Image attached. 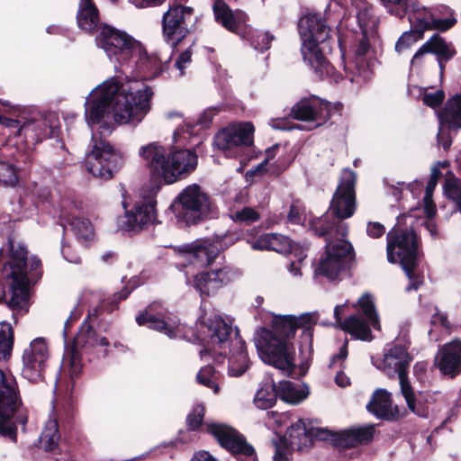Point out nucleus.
Here are the masks:
<instances>
[{
  "instance_id": "f257e3e1",
  "label": "nucleus",
  "mask_w": 461,
  "mask_h": 461,
  "mask_svg": "<svg viewBox=\"0 0 461 461\" xmlns=\"http://www.w3.org/2000/svg\"><path fill=\"white\" fill-rule=\"evenodd\" d=\"M152 88L143 80L120 84L114 77L97 86L85 104L89 126L99 124L101 134H110L116 125H139L151 109Z\"/></svg>"
},
{
  "instance_id": "f03ea898",
  "label": "nucleus",
  "mask_w": 461,
  "mask_h": 461,
  "mask_svg": "<svg viewBox=\"0 0 461 461\" xmlns=\"http://www.w3.org/2000/svg\"><path fill=\"white\" fill-rule=\"evenodd\" d=\"M263 326L255 330L253 340L259 358L287 375L288 370V316L268 313Z\"/></svg>"
},
{
  "instance_id": "7ed1b4c3",
  "label": "nucleus",
  "mask_w": 461,
  "mask_h": 461,
  "mask_svg": "<svg viewBox=\"0 0 461 461\" xmlns=\"http://www.w3.org/2000/svg\"><path fill=\"white\" fill-rule=\"evenodd\" d=\"M202 321L208 328L210 341H207L208 348L201 350V356L203 357L209 352L221 356L226 354V349L229 348V375L240 376L243 375L249 368V357L245 348V342L239 334L236 332L234 338H231V326L217 315L209 318L204 315L202 318Z\"/></svg>"
},
{
  "instance_id": "20e7f679",
  "label": "nucleus",
  "mask_w": 461,
  "mask_h": 461,
  "mask_svg": "<svg viewBox=\"0 0 461 461\" xmlns=\"http://www.w3.org/2000/svg\"><path fill=\"white\" fill-rule=\"evenodd\" d=\"M356 175L351 170H345L341 180L330 202V211L334 216L325 214L314 219L312 229L318 236L337 233L338 236L347 237L348 225L342 220L349 218L356 210L355 185Z\"/></svg>"
},
{
  "instance_id": "39448f33",
  "label": "nucleus",
  "mask_w": 461,
  "mask_h": 461,
  "mask_svg": "<svg viewBox=\"0 0 461 461\" xmlns=\"http://www.w3.org/2000/svg\"><path fill=\"white\" fill-rule=\"evenodd\" d=\"M298 30L303 40L302 55L320 79L333 75L334 68L322 55L319 43L330 37V28L317 14H307L298 22Z\"/></svg>"
},
{
  "instance_id": "423d86ee",
  "label": "nucleus",
  "mask_w": 461,
  "mask_h": 461,
  "mask_svg": "<svg viewBox=\"0 0 461 461\" xmlns=\"http://www.w3.org/2000/svg\"><path fill=\"white\" fill-rule=\"evenodd\" d=\"M418 243L412 230H393L387 233V259L390 263L400 262L410 280L406 291L417 290L423 283L416 272Z\"/></svg>"
},
{
  "instance_id": "0eeeda50",
  "label": "nucleus",
  "mask_w": 461,
  "mask_h": 461,
  "mask_svg": "<svg viewBox=\"0 0 461 461\" xmlns=\"http://www.w3.org/2000/svg\"><path fill=\"white\" fill-rule=\"evenodd\" d=\"M351 5L359 28L357 43L353 47L355 62L359 77H363L365 80L368 77V72L365 69L364 61L370 51L371 45L377 40L379 19L373 5L366 0H351Z\"/></svg>"
},
{
  "instance_id": "6e6552de",
  "label": "nucleus",
  "mask_w": 461,
  "mask_h": 461,
  "mask_svg": "<svg viewBox=\"0 0 461 461\" xmlns=\"http://www.w3.org/2000/svg\"><path fill=\"white\" fill-rule=\"evenodd\" d=\"M171 207L177 220L186 224H196L216 215L210 195L197 184L185 187Z\"/></svg>"
},
{
  "instance_id": "1a4fd4ad",
  "label": "nucleus",
  "mask_w": 461,
  "mask_h": 461,
  "mask_svg": "<svg viewBox=\"0 0 461 461\" xmlns=\"http://www.w3.org/2000/svg\"><path fill=\"white\" fill-rule=\"evenodd\" d=\"M14 263L9 275V287L5 293V300L13 310H23L27 306L29 298L27 267L30 271H37L41 267V260L32 256L28 258V252L24 248L14 252Z\"/></svg>"
},
{
  "instance_id": "9d476101",
  "label": "nucleus",
  "mask_w": 461,
  "mask_h": 461,
  "mask_svg": "<svg viewBox=\"0 0 461 461\" xmlns=\"http://www.w3.org/2000/svg\"><path fill=\"white\" fill-rule=\"evenodd\" d=\"M13 417H15V422L23 426L27 422V415L21 409L15 377L0 370V434L15 441L14 422L11 420Z\"/></svg>"
},
{
  "instance_id": "9b49d317",
  "label": "nucleus",
  "mask_w": 461,
  "mask_h": 461,
  "mask_svg": "<svg viewBox=\"0 0 461 461\" xmlns=\"http://www.w3.org/2000/svg\"><path fill=\"white\" fill-rule=\"evenodd\" d=\"M412 360L407 351V347L400 343H393L385 349L384 357L378 368L388 376L398 375L401 393L404 397L408 408L420 415L416 407V394L407 377L408 368Z\"/></svg>"
},
{
  "instance_id": "f8f14e48",
  "label": "nucleus",
  "mask_w": 461,
  "mask_h": 461,
  "mask_svg": "<svg viewBox=\"0 0 461 461\" xmlns=\"http://www.w3.org/2000/svg\"><path fill=\"white\" fill-rule=\"evenodd\" d=\"M325 235L327 236L325 255L320 260L315 273L335 280L346 269L348 262L354 258V250L346 237L338 236L337 233Z\"/></svg>"
},
{
  "instance_id": "ddd939ff",
  "label": "nucleus",
  "mask_w": 461,
  "mask_h": 461,
  "mask_svg": "<svg viewBox=\"0 0 461 461\" xmlns=\"http://www.w3.org/2000/svg\"><path fill=\"white\" fill-rule=\"evenodd\" d=\"M95 41L111 59L114 58L118 62H126L142 51V45L138 41L127 32L106 24L99 27Z\"/></svg>"
},
{
  "instance_id": "4468645a",
  "label": "nucleus",
  "mask_w": 461,
  "mask_h": 461,
  "mask_svg": "<svg viewBox=\"0 0 461 461\" xmlns=\"http://www.w3.org/2000/svg\"><path fill=\"white\" fill-rule=\"evenodd\" d=\"M49 357L50 353L45 339L41 338L33 339L23 350L22 376L31 383L43 380Z\"/></svg>"
},
{
  "instance_id": "2eb2a0df",
  "label": "nucleus",
  "mask_w": 461,
  "mask_h": 461,
  "mask_svg": "<svg viewBox=\"0 0 461 461\" xmlns=\"http://www.w3.org/2000/svg\"><path fill=\"white\" fill-rule=\"evenodd\" d=\"M93 140V148L86 157V169L95 177L110 179L119 157L108 142Z\"/></svg>"
},
{
  "instance_id": "dca6fc26",
  "label": "nucleus",
  "mask_w": 461,
  "mask_h": 461,
  "mask_svg": "<svg viewBox=\"0 0 461 461\" xmlns=\"http://www.w3.org/2000/svg\"><path fill=\"white\" fill-rule=\"evenodd\" d=\"M254 131L255 128L249 122L232 123L216 134L214 144L227 156H235L241 147L253 144Z\"/></svg>"
},
{
  "instance_id": "f3484780",
  "label": "nucleus",
  "mask_w": 461,
  "mask_h": 461,
  "mask_svg": "<svg viewBox=\"0 0 461 461\" xmlns=\"http://www.w3.org/2000/svg\"><path fill=\"white\" fill-rule=\"evenodd\" d=\"M207 431L212 434L220 445L239 456L240 461H258L255 449L235 429L223 424L208 423Z\"/></svg>"
},
{
  "instance_id": "a211bd4d",
  "label": "nucleus",
  "mask_w": 461,
  "mask_h": 461,
  "mask_svg": "<svg viewBox=\"0 0 461 461\" xmlns=\"http://www.w3.org/2000/svg\"><path fill=\"white\" fill-rule=\"evenodd\" d=\"M239 272L229 266L198 273L194 277V286L202 295L214 294L219 289L233 282Z\"/></svg>"
},
{
  "instance_id": "6ab92c4d",
  "label": "nucleus",
  "mask_w": 461,
  "mask_h": 461,
  "mask_svg": "<svg viewBox=\"0 0 461 461\" xmlns=\"http://www.w3.org/2000/svg\"><path fill=\"white\" fill-rule=\"evenodd\" d=\"M193 14L191 7L175 5L170 7L163 15V34L165 39L176 45L183 39L187 32L186 21L190 20Z\"/></svg>"
},
{
  "instance_id": "aec40b11",
  "label": "nucleus",
  "mask_w": 461,
  "mask_h": 461,
  "mask_svg": "<svg viewBox=\"0 0 461 461\" xmlns=\"http://www.w3.org/2000/svg\"><path fill=\"white\" fill-rule=\"evenodd\" d=\"M156 219L155 203L152 201L137 203L131 210L117 219V226L125 231L138 232L152 224Z\"/></svg>"
},
{
  "instance_id": "412c9836",
  "label": "nucleus",
  "mask_w": 461,
  "mask_h": 461,
  "mask_svg": "<svg viewBox=\"0 0 461 461\" xmlns=\"http://www.w3.org/2000/svg\"><path fill=\"white\" fill-rule=\"evenodd\" d=\"M197 156L190 149H177L170 152L165 167L163 180L172 184L185 177L195 169Z\"/></svg>"
},
{
  "instance_id": "4be33fe9",
  "label": "nucleus",
  "mask_w": 461,
  "mask_h": 461,
  "mask_svg": "<svg viewBox=\"0 0 461 461\" xmlns=\"http://www.w3.org/2000/svg\"><path fill=\"white\" fill-rule=\"evenodd\" d=\"M19 134H23L25 138L41 141L47 138H56L59 132V123L58 117L54 113L46 116L32 119L19 127Z\"/></svg>"
},
{
  "instance_id": "5701e85b",
  "label": "nucleus",
  "mask_w": 461,
  "mask_h": 461,
  "mask_svg": "<svg viewBox=\"0 0 461 461\" xmlns=\"http://www.w3.org/2000/svg\"><path fill=\"white\" fill-rule=\"evenodd\" d=\"M438 115L440 124L438 141L447 150L452 141L444 129H461V94L447 100L444 109Z\"/></svg>"
},
{
  "instance_id": "b1692460",
  "label": "nucleus",
  "mask_w": 461,
  "mask_h": 461,
  "mask_svg": "<svg viewBox=\"0 0 461 461\" xmlns=\"http://www.w3.org/2000/svg\"><path fill=\"white\" fill-rule=\"evenodd\" d=\"M334 434L322 428H307L305 423L299 420L290 427V449L303 451L309 448L313 440L333 439Z\"/></svg>"
},
{
  "instance_id": "393cba45",
  "label": "nucleus",
  "mask_w": 461,
  "mask_h": 461,
  "mask_svg": "<svg viewBox=\"0 0 461 461\" xmlns=\"http://www.w3.org/2000/svg\"><path fill=\"white\" fill-rule=\"evenodd\" d=\"M434 365L443 375L453 378L459 375L461 373V340L454 339L440 347L435 356Z\"/></svg>"
},
{
  "instance_id": "a878e982",
  "label": "nucleus",
  "mask_w": 461,
  "mask_h": 461,
  "mask_svg": "<svg viewBox=\"0 0 461 461\" xmlns=\"http://www.w3.org/2000/svg\"><path fill=\"white\" fill-rule=\"evenodd\" d=\"M331 104L318 98L304 99L294 105L292 113L297 120L315 122L321 126L330 117Z\"/></svg>"
},
{
  "instance_id": "bb28decb",
  "label": "nucleus",
  "mask_w": 461,
  "mask_h": 461,
  "mask_svg": "<svg viewBox=\"0 0 461 461\" xmlns=\"http://www.w3.org/2000/svg\"><path fill=\"white\" fill-rule=\"evenodd\" d=\"M186 260L197 267L211 265L219 255V249L208 240H198L177 247Z\"/></svg>"
},
{
  "instance_id": "cd10ccee",
  "label": "nucleus",
  "mask_w": 461,
  "mask_h": 461,
  "mask_svg": "<svg viewBox=\"0 0 461 461\" xmlns=\"http://www.w3.org/2000/svg\"><path fill=\"white\" fill-rule=\"evenodd\" d=\"M456 51L451 44L447 43L443 38L438 35H433L413 55L411 59V66L420 67L426 60L429 54H435L438 57L439 67L442 69V60H448Z\"/></svg>"
},
{
  "instance_id": "c85d7f7f",
  "label": "nucleus",
  "mask_w": 461,
  "mask_h": 461,
  "mask_svg": "<svg viewBox=\"0 0 461 461\" xmlns=\"http://www.w3.org/2000/svg\"><path fill=\"white\" fill-rule=\"evenodd\" d=\"M279 398L288 402V381L284 379L278 382L272 380L270 387L263 386L256 393L253 402L259 410H267L273 407Z\"/></svg>"
},
{
  "instance_id": "c756f323",
  "label": "nucleus",
  "mask_w": 461,
  "mask_h": 461,
  "mask_svg": "<svg viewBox=\"0 0 461 461\" xmlns=\"http://www.w3.org/2000/svg\"><path fill=\"white\" fill-rule=\"evenodd\" d=\"M140 157L144 160L153 176L163 179L167 163L166 149L157 142L142 146L139 150Z\"/></svg>"
},
{
  "instance_id": "7c9ffc66",
  "label": "nucleus",
  "mask_w": 461,
  "mask_h": 461,
  "mask_svg": "<svg viewBox=\"0 0 461 461\" xmlns=\"http://www.w3.org/2000/svg\"><path fill=\"white\" fill-rule=\"evenodd\" d=\"M213 13L216 21L224 28L233 32H237L238 29L247 21L245 14L242 12H232L228 5L221 0H216L213 4Z\"/></svg>"
},
{
  "instance_id": "2f4dec72",
  "label": "nucleus",
  "mask_w": 461,
  "mask_h": 461,
  "mask_svg": "<svg viewBox=\"0 0 461 461\" xmlns=\"http://www.w3.org/2000/svg\"><path fill=\"white\" fill-rule=\"evenodd\" d=\"M137 323L146 325L149 329L158 330L168 336L170 339L176 338L182 331L181 325L176 321L160 320L148 312H144L136 317Z\"/></svg>"
},
{
  "instance_id": "473e14b6",
  "label": "nucleus",
  "mask_w": 461,
  "mask_h": 461,
  "mask_svg": "<svg viewBox=\"0 0 461 461\" xmlns=\"http://www.w3.org/2000/svg\"><path fill=\"white\" fill-rule=\"evenodd\" d=\"M366 408L369 412L378 418L391 419L394 416V410L392 404L391 393L384 389H377Z\"/></svg>"
},
{
  "instance_id": "72a5a7b5",
  "label": "nucleus",
  "mask_w": 461,
  "mask_h": 461,
  "mask_svg": "<svg viewBox=\"0 0 461 461\" xmlns=\"http://www.w3.org/2000/svg\"><path fill=\"white\" fill-rule=\"evenodd\" d=\"M253 249L273 250L285 254L288 249V240L285 236L277 233H267L250 242Z\"/></svg>"
},
{
  "instance_id": "f704fd0d",
  "label": "nucleus",
  "mask_w": 461,
  "mask_h": 461,
  "mask_svg": "<svg viewBox=\"0 0 461 461\" xmlns=\"http://www.w3.org/2000/svg\"><path fill=\"white\" fill-rule=\"evenodd\" d=\"M374 433L375 427L372 425L355 427L342 431L339 434V439L343 446L347 447H352L358 444L371 440Z\"/></svg>"
},
{
  "instance_id": "c9c22d12",
  "label": "nucleus",
  "mask_w": 461,
  "mask_h": 461,
  "mask_svg": "<svg viewBox=\"0 0 461 461\" xmlns=\"http://www.w3.org/2000/svg\"><path fill=\"white\" fill-rule=\"evenodd\" d=\"M77 19L82 30L92 32L98 26V10L92 0H80Z\"/></svg>"
},
{
  "instance_id": "e433bc0d",
  "label": "nucleus",
  "mask_w": 461,
  "mask_h": 461,
  "mask_svg": "<svg viewBox=\"0 0 461 461\" xmlns=\"http://www.w3.org/2000/svg\"><path fill=\"white\" fill-rule=\"evenodd\" d=\"M409 20L411 23H414L416 27L422 30L433 29L447 31L456 23L455 18L435 19L430 15H424L421 17L419 14L410 15Z\"/></svg>"
},
{
  "instance_id": "4c0bfd02",
  "label": "nucleus",
  "mask_w": 461,
  "mask_h": 461,
  "mask_svg": "<svg viewBox=\"0 0 461 461\" xmlns=\"http://www.w3.org/2000/svg\"><path fill=\"white\" fill-rule=\"evenodd\" d=\"M369 325L370 323L367 324L358 316L351 315L340 323V329L348 332L356 339L362 340H371L372 335Z\"/></svg>"
},
{
  "instance_id": "58836bf2",
  "label": "nucleus",
  "mask_w": 461,
  "mask_h": 461,
  "mask_svg": "<svg viewBox=\"0 0 461 461\" xmlns=\"http://www.w3.org/2000/svg\"><path fill=\"white\" fill-rule=\"evenodd\" d=\"M215 115V112L213 109H207L202 112L198 117L196 118L194 124L187 123L185 126L178 128L174 133V139L176 141H180V139L186 140L188 137L185 136V133L190 131L189 134H192L194 131V128L199 127V129H206L210 126L213 116Z\"/></svg>"
},
{
  "instance_id": "ea45409f",
  "label": "nucleus",
  "mask_w": 461,
  "mask_h": 461,
  "mask_svg": "<svg viewBox=\"0 0 461 461\" xmlns=\"http://www.w3.org/2000/svg\"><path fill=\"white\" fill-rule=\"evenodd\" d=\"M309 246L306 243L290 242V257L294 256L295 260L290 263V274L294 276H301L303 268L306 266L304 260L307 257Z\"/></svg>"
},
{
  "instance_id": "a19ab883",
  "label": "nucleus",
  "mask_w": 461,
  "mask_h": 461,
  "mask_svg": "<svg viewBox=\"0 0 461 461\" xmlns=\"http://www.w3.org/2000/svg\"><path fill=\"white\" fill-rule=\"evenodd\" d=\"M76 348L91 346H108V339L104 337L98 338L89 325H83L74 339Z\"/></svg>"
},
{
  "instance_id": "79ce46f5",
  "label": "nucleus",
  "mask_w": 461,
  "mask_h": 461,
  "mask_svg": "<svg viewBox=\"0 0 461 461\" xmlns=\"http://www.w3.org/2000/svg\"><path fill=\"white\" fill-rule=\"evenodd\" d=\"M59 440V434L58 429V421L56 419H50L41 434L40 443L41 446L46 450H53Z\"/></svg>"
},
{
  "instance_id": "37998d69",
  "label": "nucleus",
  "mask_w": 461,
  "mask_h": 461,
  "mask_svg": "<svg viewBox=\"0 0 461 461\" xmlns=\"http://www.w3.org/2000/svg\"><path fill=\"white\" fill-rule=\"evenodd\" d=\"M14 346V330L11 324L0 322V361L10 358Z\"/></svg>"
},
{
  "instance_id": "c03bdc74",
  "label": "nucleus",
  "mask_w": 461,
  "mask_h": 461,
  "mask_svg": "<svg viewBox=\"0 0 461 461\" xmlns=\"http://www.w3.org/2000/svg\"><path fill=\"white\" fill-rule=\"evenodd\" d=\"M70 225L78 240L84 242L94 240L95 228L88 219L76 217L70 221Z\"/></svg>"
},
{
  "instance_id": "a18cd8bd",
  "label": "nucleus",
  "mask_w": 461,
  "mask_h": 461,
  "mask_svg": "<svg viewBox=\"0 0 461 461\" xmlns=\"http://www.w3.org/2000/svg\"><path fill=\"white\" fill-rule=\"evenodd\" d=\"M357 303L370 325L375 330H380L379 318L372 297L369 294H364L359 298Z\"/></svg>"
},
{
  "instance_id": "49530a36",
  "label": "nucleus",
  "mask_w": 461,
  "mask_h": 461,
  "mask_svg": "<svg viewBox=\"0 0 461 461\" xmlns=\"http://www.w3.org/2000/svg\"><path fill=\"white\" fill-rule=\"evenodd\" d=\"M135 56H139L138 62L140 65L148 69L153 76L156 77L161 73L162 60L157 54L148 56L142 49L141 53Z\"/></svg>"
},
{
  "instance_id": "de8ad7c7",
  "label": "nucleus",
  "mask_w": 461,
  "mask_h": 461,
  "mask_svg": "<svg viewBox=\"0 0 461 461\" xmlns=\"http://www.w3.org/2000/svg\"><path fill=\"white\" fill-rule=\"evenodd\" d=\"M199 384L211 388L214 393L219 392V386L216 382V374L212 366H205L200 369L196 375Z\"/></svg>"
},
{
  "instance_id": "09e8293b",
  "label": "nucleus",
  "mask_w": 461,
  "mask_h": 461,
  "mask_svg": "<svg viewBox=\"0 0 461 461\" xmlns=\"http://www.w3.org/2000/svg\"><path fill=\"white\" fill-rule=\"evenodd\" d=\"M314 323L311 313H303L299 316L290 315V334L297 329H302L303 333L310 336V329Z\"/></svg>"
},
{
  "instance_id": "8fccbe9b",
  "label": "nucleus",
  "mask_w": 461,
  "mask_h": 461,
  "mask_svg": "<svg viewBox=\"0 0 461 461\" xmlns=\"http://www.w3.org/2000/svg\"><path fill=\"white\" fill-rule=\"evenodd\" d=\"M63 366L65 367L69 366V375L71 377L77 375L81 372L83 366L82 360L76 348H72L67 352L63 359Z\"/></svg>"
},
{
  "instance_id": "3c124183",
  "label": "nucleus",
  "mask_w": 461,
  "mask_h": 461,
  "mask_svg": "<svg viewBox=\"0 0 461 461\" xmlns=\"http://www.w3.org/2000/svg\"><path fill=\"white\" fill-rule=\"evenodd\" d=\"M231 219L240 223L250 224L260 219V214L254 208L243 207L241 210L231 213Z\"/></svg>"
},
{
  "instance_id": "603ef678",
  "label": "nucleus",
  "mask_w": 461,
  "mask_h": 461,
  "mask_svg": "<svg viewBox=\"0 0 461 461\" xmlns=\"http://www.w3.org/2000/svg\"><path fill=\"white\" fill-rule=\"evenodd\" d=\"M309 388L303 383H290V404H298L309 395Z\"/></svg>"
},
{
  "instance_id": "864d4df0",
  "label": "nucleus",
  "mask_w": 461,
  "mask_h": 461,
  "mask_svg": "<svg viewBox=\"0 0 461 461\" xmlns=\"http://www.w3.org/2000/svg\"><path fill=\"white\" fill-rule=\"evenodd\" d=\"M18 181L16 169L7 162H0V183L5 185H14Z\"/></svg>"
},
{
  "instance_id": "5fc2aeb1",
  "label": "nucleus",
  "mask_w": 461,
  "mask_h": 461,
  "mask_svg": "<svg viewBox=\"0 0 461 461\" xmlns=\"http://www.w3.org/2000/svg\"><path fill=\"white\" fill-rule=\"evenodd\" d=\"M391 14L402 17L408 11L409 0H380Z\"/></svg>"
},
{
  "instance_id": "6e6d98bb",
  "label": "nucleus",
  "mask_w": 461,
  "mask_h": 461,
  "mask_svg": "<svg viewBox=\"0 0 461 461\" xmlns=\"http://www.w3.org/2000/svg\"><path fill=\"white\" fill-rule=\"evenodd\" d=\"M275 454L272 461H288V443L285 435L273 440Z\"/></svg>"
},
{
  "instance_id": "4d7b16f0",
  "label": "nucleus",
  "mask_w": 461,
  "mask_h": 461,
  "mask_svg": "<svg viewBox=\"0 0 461 461\" xmlns=\"http://www.w3.org/2000/svg\"><path fill=\"white\" fill-rule=\"evenodd\" d=\"M203 415L204 407L201 404L195 405L186 418L188 427L194 430L197 429L202 424Z\"/></svg>"
},
{
  "instance_id": "13d9d810",
  "label": "nucleus",
  "mask_w": 461,
  "mask_h": 461,
  "mask_svg": "<svg viewBox=\"0 0 461 461\" xmlns=\"http://www.w3.org/2000/svg\"><path fill=\"white\" fill-rule=\"evenodd\" d=\"M267 423L274 429H278L285 425L288 415L286 412H278L276 411H271L267 413Z\"/></svg>"
},
{
  "instance_id": "bf43d9fd",
  "label": "nucleus",
  "mask_w": 461,
  "mask_h": 461,
  "mask_svg": "<svg viewBox=\"0 0 461 461\" xmlns=\"http://www.w3.org/2000/svg\"><path fill=\"white\" fill-rule=\"evenodd\" d=\"M192 50L188 48L183 51L175 62V67L178 70V76L182 77L185 75V68L191 64L192 61Z\"/></svg>"
},
{
  "instance_id": "052dcab7",
  "label": "nucleus",
  "mask_w": 461,
  "mask_h": 461,
  "mask_svg": "<svg viewBox=\"0 0 461 461\" xmlns=\"http://www.w3.org/2000/svg\"><path fill=\"white\" fill-rule=\"evenodd\" d=\"M272 39L267 32H258L253 36L251 43L256 50L263 51L269 49Z\"/></svg>"
},
{
  "instance_id": "680f3d73",
  "label": "nucleus",
  "mask_w": 461,
  "mask_h": 461,
  "mask_svg": "<svg viewBox=\"0 0 461 461\" xmlns=\"http://www.w3.org/2000/svg\"><path fill=\"white\" fill-rule=\"evenodd\" d=\"M444 98V92L442 90H438L435 93H425L422 96V101L426 105L431 108H436L442 104Z\"/></svg>"
},
{
  "instance_id": "e2e57ef3",
  "label": "nucleus",
  "mask_w": 461,
  "mask_h": 461,
  "mask_svg": "<svg viewBox=\"0 0 461 461\" xmlns=\"http://www.w3.org/2000/svg\"><path fill=\"white\" fill-rule=\"evenodd\" d=\"M439 176H440V171L436 167L432 168L431 174H430V178L426 186L424 201L431 200L433 191L438 184Z\"/></svg>"
},
{
  "instance_id": "0e129e2a",
  "label": "nucleus",
  "mask_w": 461,
  "mask_h": 461,
  "mask_svg": "<svg viewBox=\"0 0 461 461\" xmlns=\"http://www.w3.org/2000/svg\"><path fill=\"white\" fill-rule=\"evenodd\" d=\"M366 232L371 238L377 239L384 235L385 229L380 222H368Z\"/></svg>"
},
{
  "instance_id": "69168bd1",
  "label": "nucleus",
  "mask_w": 461,
  "mask_h": 461,
  "mask_svg": "<svg viewBox=\"0 0 461 461\" xmlns=\"http://www.w3.org/2000/svg\"><path fill=\"white\" fill-rule=\"evenodd\" d=\"M413 41H414V40H413V36L411 34H408V33L403 34L397 41L395 49L398 52H401L403 50L407 49Z\"/></svg>"
},
{
  "instance_id": "338daca9",
  "label": "nucleus",
  "mask_w": 461,
  "mask_h": 461,
  "mask_svg": "<svg viewBox=\"0 0 461 461\" xmlns=\"http://www.w3.org/2000/svg\"><path fill=\"white\" fill-rule=\"evenodd\" d=\"M303 212V210L296 204H293L290 206V222H300L302 220V214Z\"/></svg>"
},
{
  "instance_id": "774afa93",
  "label": "nucleus",
  "mask_w": 461,
  "mask_h": 461,
  "mask_svg": "<svg viewBox=\"0 0 461 461\" xmlns=\"http://www.w3.org/2000/svg\"><path fill=\"white\" fill-rule=\"evenodd\" d=\"M190 461H217L209 452H196Z\"/></svg>"
}]
</instances>
